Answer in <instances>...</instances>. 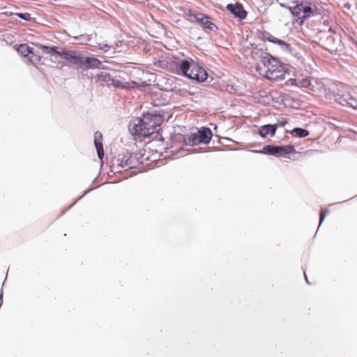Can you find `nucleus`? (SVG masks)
Returning <instances> with one entry per match:
<instances>
[{
    "label": "nucleus",
    "instance_id": "nucleus-25",
    "mask_svg": "<svg viewBox=\"0 0 357 357\" xmlns=\"http://www.w3.org/2000/svg\"><path fill=\"white\" fill-rule=\"evenodd\" d=\"M281 48L286 51V52H290L291 51V45L289 44H288L287 43H286L285 41L281 40V41L280 42V43L278 44Z\"/></svg>",
    "mask_w": 357,
    "mask_h": 357
},
{
    "label": "nucleus",
    "instance_id": "nucleus-4",
    "mask_svg": "<svg viewBox=\"0 0 357 357\" xmlns=\"http://www.w3.org/2000/svg\"><path fill=\"white\" fill-rule=\"evenodd\" d=\"M213 134L210 128L207 127H202L198 130L197 132L191 133L184 136L183 141L185 146H197L200 144H208Z\"/></svg>",
    "mask_w": 357,
    "mask_h": 357
},
{
    "label": "nucleus",
    "instance_id": "nucleus-23",
    "mask_svg": "<svg viewBox=\"0 0 357 357\" xmlns=\"http://www.w3.org/2000/svg\"><path fill=\"white\" fill-rule=\"evenodd\" d=\"M15 15L20 19L29 22L31 20V15L28 13H17Z\"/></svg>",
    "mask_w": 357,
    "mask_h": 357
},
{
    "label": "nucleus",
    "instance_id": "nucleus-26",
    "mask_svg": "<svg viewBox=\"0 0 357 357\" xmlns=\"http://www.w3.org/2000/svg\"><path fill=\"white\" fill-rule=\"evenodd\" d=\"M166 59H167L166 58L162 57L160 59L155 60L153 61V64H154V66L162 68V67L163 66V64L165 63Z\"/></svg>",
    "mask_w": 357,
    "mask_h": 357
},
{
    "label": "nucleus",
    "instance_id": "nucleus-18",
    "mask_svg": "<svg viewBox=\"0 0 357 357\" xmlns=\"http://www.w3.org/2000/svg\"><path fill=\"white\" fill-rule=\"evenodd\" d=\"M43 49L47 50V53H53L56 55L63 56L64 54L65 50L61 47H58L56 46H47V45H41Z\"/></svg>",
    "mask_w": 357,
    "mask_h": 357
},
{
    "label": "nucleus",
    "instance_id": "nucleus-11",
    "mask_svg": "<svg viewBox=\"0 0 357 357\" xmlns=\"http://www.w3.org/2000/svg\"><path fill=\"white\" fill-rule=\"evenodd\" d=\"M131 159L132 155L128 152L125 154L119 155L115 162L121 168L132 169L134 168V164L132 163Z\"/></svg>",
    "mask_w": 357,
    "mask_h": 357
},
{
    "label": "nucleus",
    "instance_id": "nucleus-22",
    "mask_svg": "<svg viewBox=\"0 0 357 357\" xmlns=\"http://www.w3.org/2000/svg\"><path fill=\"white\" fill-rule=\"evenodd\" d=\"M94 47H98L99 50L103 51L104 52H107L111 49V45L107 43H97L96 45Z\"/></svg>",
    "mask_w": 357,
    "mask_h": 357
},
{
    "label": "nucleus",
    "instance_id": "nucleus-19",
    "mask_svg": "<svg viewBox=\"0 0 357 357\" xmlns=\"http://www.w3.org/2000/svg\"><path fill=\"white\" fill-rule=\"evenodd\" d=\"M290 134L294 137L304 138L309 135V132L307 130L302 128H294L293 130L290 131Z\"/></svg>",
    "mask_w": 357,
    "mask_h": 357
},
{
    "label": "nucleus",
    "instance_id": "nucleus-13",
    "mask_svg": "<svg viewBox=\"0 0 357 357\" xmlns=\"http://www.w3.org/2000/svg\"><path fill=\"white\" fill-rule=\"evenodd\" d=\"M102 135L100 131H96L94 133L93 143L97 151L98 158L102 160L105 155L103 145H102Z\"/></svg>",
    "mask_w": 357,
    "mask_h": 357
},
{
    "label": "nucleus",
    "instance_id": "nucleus-2",
    "mask_svg": "<svg viewBox=\"0 0 357 357\" xmlns=\"http://www.w3.org/2000/svg\"><path fill=\"white\" fill-rule=\"evenodd\" d=\"M261 62L266 68L265 77L271 80L278 81L285 78L284 66L277 59L269 54L261 57Z\"/></svg>",
    "mask_w": 357,
    "mask_h": 357
},
{
    "label": "nucleus",
    "instance_id": "nucleus-24",
    "mask_svg": "<svg viewBox=\"0 0 357 357\" xmlns=\"http://www.w3.org/2000/svg\"><path fill=\"white\" fill-rule=\"evenodd\" d=\"M287 122V119L282 118V119L278 120V121L273 125L275 127V130H277L278 128L285 126Z\"/></svg>",
    "mask_w": 357,
    "mask_h": 357
},
{
    "label": "nucleus",
    "instance_id": "nucleus-28",
    "mask_svg": "<svg viewBox=\"0 0 357 357\" xmlns=\"http://www.w3.org/2000/svg\"><path fill=\"white\" fill-rule=\"evenodd\" d=\"M90 190H91L90 189H89V190H86V191L84 192V194H83L80 197H79V198H78V199H77L74 203H73V204H72L68 207V209L70 208L73 206H74V205L77 203V201H79V199H82L84 196H85V195H86V194L90 191Z\"/></svg>",
    "mask_w": 357,
    "mask_h": 357
},
{
    "label": "nucleus",
    "instance_id": "nucleus-20",
    "mask_svg": "<svg viewBox=\"0 0 357 357\" xmlns=\"http://www.w3.org/2000/svg\"><path fill=\"white\" fill-rule=\"evenodd\" d=\"M75 41L79 44H87L91 40V36L87 34H82L80 36L73 37Z\"/></svg>",
    "mask_w": 357,
    "mask_h": 357
},
{
    "label": "nucleus",
    "instance_id": "nucleus-7",
    "mask_svg": "<svg viewBox=\"0 0 357 357\" xmlns=\"http://www.w3.org/2000/svg\"><path fill=\"white\" fill-rule=\"evenodd\" d=\"M62 57L65 61L70 63L74 68H83L84 56L80 52L65 50Z\"/></svg>",
    "mask_w": 357,
    "mask_h": 357
},
{
    "label": "nucleus",
    "instance_id": "nucleus-3",
    "mask_svg": "<svg viewBox=\"0 0 357 357\" xmlns=\"http://www.w3.org/2000/svg\"><path fill=\"white\" fill-rule=\"evenodd\" d=\"M288 10L292 16L297 17L296 22L299 25H302L306 19L321 14L320 10L315 6L312 7L298 1L291 2Z\"/></svg>",
    "mask_w": 357,
    "mask_h": 357
},
{
    "label": "nucleus",
    "instance_id": "nucleus-16",
    "mask_svg": "<svg viewBox=\"0 0 357 357\" xmlns=\"http://www.w3.org/2000/svg\"><path fill=\"white\" fill-rule=\"evenodd\" d=\"M17 52L24 57L29 56V54H33V47H29L26 44H20L17 47Z\"/></svg>",
    "mask_w": 357,
    "mask_h": 357
},
{
    "label": "nucleus",
    "instance_id": "nucleus-1",
    "mask_svg": "<svg viewBox=\"0 0 357 357\" xmlns=\"http://www.w3.org/2000/svg\"><path fill=\"white\" fill-rule=\"evenodd\" d=\"M162 121L163 116L160 114H144L142 118L138 119V123L133 125L132 134L139 137H148L155 132Z\"/></svg>",
    "mask_w": 357,
    "mask_h": 357
},
{
    "label": "nucleus",
    "instance_id": "nucleus-14",
    "mask_svg": "<svg viewBox=\"0 0 357 357\" xmlns=\"http://www.w3.org/2000/svg\"><path fill=\"white\" fill-rule=\"evenodd\" d=\"M89 68H104L100 61L93 56H84L83 70Z\"/></svg>",
    "mask_w": 357,
    "mask_h": 357
},
{
    "label": "nucleus",
    "instance_id": "nucleus-12",
    "mask_svg": "<svg viewBox=\"0 0 357 357\" xmlns=\"http://www.w3.org/2000/svg\"><path fill=\"white\" fill-rule=\"evenodd\" d=\"M99 82H102L107 86H114L119 87L121 84V82L119 79H114L112 76L107 72H101L98 75Z\"/></svg>",
    "mask_w": 357,
    "mask_h": 357
},
{
    "label": "nucleus",
    "instance_id": "nucleus-5",
    "mask_svg": "<svg viewBox=\"0 0 357 357\" xmlns=\"http://www.w3.org/2000/svg\"><path fill=\"white\" fill-rule=\"evenodd\" d=\"M251 151L253 153H263L276 157L287 158V155L294 153L296 152V149L291 144L280 146L268 144L263 146L261 150H252Z\"/></svg>",
    "mask_w": 357,
    "mask_h": 357
},
{
    "label": "nucleus",
    "instance_id": "nucleus-6",
    "mask_svg": "<svg viewBox=\"0 0 357 357\" xmlns=\"http://www.w3.org/2000/svg\"><path fill=\"white\" fill-rule=\"evenodd\" d=\"M188 68L183 75L198 82H202L206 79L207 73L202 66L194 61H188Z\"/></svg>",
    "mask_w": 357,
    "mask_h": 357
},
{
    "label": "nucleus",
    "instance_id": "nucleus-34",
    "mask_svg": "<svg viewBox=\"0 0 357 357\" xmlns=\"http://www.w3.org/2000/svg\"><path fill=\"white\" fill-rule=\"evenodd\" d=\"M345 7H348V8H349V7H350V6H349V5H347V4H345Z\"/></svg>",
    "mask_w": 357,
    "mask_h": 357
},
{
    "label": "nucleus",
    "instance_id": "nucleus-15",
    "mask_svg": "<svg viewBox=\"0 0 357 357\" xmlns=\"http://www.w3.org/2000/svg\"><path fill=\"white\" fill-rule=\"evenodd\" d=\"M275 127L273 124H266L260 127L258 134L262 138L273 137L275 134Z\"/></svg>",
    "mask_w": 357,
    "mask_h": 357
},
{
    "label": "nucleus",
    "instance_id": "nucleus-33",
    "mask_svg": "<svg viewBox=\"0 0 357 357\" xmlns=\"http://www.w3.org/2000/svg\"><path fill=\"white\" fill-rule=\"evenodd\" d=\"M304 277H305V280L306 281V282L307 283L308 282V280H307V278L305 275V274L304 273Z\"/></svg>",
    "mask_w": 357,
    "mask_h": 357
},
{
    "label": "nucleus",
    "instance_id": "nucleus-21",
    "mask_svg": "<svg viewBox=\"0 0 357 357\" xmlns=\"http://www.w3.org/2000/svg\"><path fill=\"white\" fill-rule=\"evenodd\" d=\"M330 211L327 208H323L321 209L320 215H319V227L323 223L325 220L326 216L329 213Z\"/></svg>",
    "mask_w": 357,
    "mask_h": 357
},
{
    "label": "nucleus",
    "instance_id": "nucleus-9",
    "mask_svg": "<svg viewBox=\"0 0 357 357\" xmlns=\"http://www.w3.org/2000/svg\"><path fill=\"white\" fill-rule=\"evenodd\" d=\"M188 66L189 65L188 60H182L181 62H178L169 59L167 70L175 73H178L181 71L183 75L185 74Z\"/></svg>",
    "mask_w": 357,
    "mask_h": 357
},
{
    "label": "nucleus",
    "instance_id": "nucleus-30",
    "mask_svg": "<svg viewBox=\"0 0 357 357\" xmlns=\"http://www.w3.org/2000/svg\"><path fill=\"white\" fill-rule=\"evenodd\" d=\"M186 15L189 17H192L194 18V13L192 12V10H188V12L186 13Z\"/></svg>",
    "mask_w": 357,
    "mask_h": 357
},
{
    "label": "nucleus",
    "instance_id": "nucleus-10",
    "mask_svg": "<svg viewBox=\"0 0 357 357\" xmlns=\"http://www.w3.org/2000/svg\"><path fill=\"white\" fill-rule=\"evenodd\" d=\"M226 8L235 17L240 20L245 19L247 16V11L240 3H229Z\"/></svg>",
    "mask_w": 357,
    "mask_h": 357
},
{
    "label": "nucleus",
    "instance_id": "nucleus-31",
    "mask_svg": "<svg viewBox=\"0 0 357 357\" xmlns=\"http://www.w3.org/2000/svg\"><path fill=\"white\" fill-rule=\"evenodd\" d=\"M280 6H282V7L286 8L287 9H288V7H289L290 5H289V6H286L284 3H280Z\"/></svg>",
    "mask_w": 357,
    "mask_h": 357
},
{
    "label": "nucleus",
    "instance_id": "nucleus-29",
    "mask_svg": "<svg viewBox=\"0 0 357 357\" xmlns=\"http://www.w3.org/2000/svg\"><path fill=\"white\" fill-rule=\"evenodd\" d=\"M169 59H166L165 63L163 64V66L162 67V69H165V70H167V66H168V64H169Z\"/></svg>",
    "mask_w": 357,
    "mask_h": 357
},
{
    "label": "nucleus",
    "instance_id": "nucleus-17",
    "mask_svg": "<svg viewBox=\"0 0 357 357\" xmlns=\"http://www.w3.org/2000/svg\"><path fill=\"white\" fill-rule=\"evenodd\" d=\"M144 150H139L137 153H130V155H132V163L134 164V167L144 162L143 158L144 155Z\"/></svg>",
    "mask_w": 357,
    "mask_h": 357
},
{
    "label": "nucleus",
    "instance_id": "nucleus-32",
    "mask_svg": "<svg viewBox=\"0 0 357 357\" xmlns=\"http://www.w3.org/2000/svg\"><path fill=\"white\" fill-rule=\"evenodd\" d=\"M223 139H225L227 141H231V139L228 137H224Z\"/></svg>",
    "mask_w": 357,
    "mask_h": 357
},
{
    "label": "nucleus",
    "instance_id": "nucleus-27",
    "mask_svg": "<svg viewBox=\"0 0 357 357\" xmlns=\"http://www.w3.org/2000/svg\"><path fill=\"white\" fill-rule=\"evenodd\" d=\"M268 40L273 43H275V44H279L280 42L281 41L280 39L279 38H275L273 36H271L269 38H268Z\"/></svg>",
    "mask_w": 357,
    "mask_h": 357
},
{
    "label": "nucleus",
    "instance_id": "nucleus-8",
    "mask_svg": "<svg viewBox=\"0 0 357 357\" xmlns=\"http://www.w3.org/2000/svg\"><path fill=\"white\" fill-rule=\"evenodd\" d=\"M194 19L202 26V29L206 33L216 31L218 26L211 21V18L202 13H197L194 15Z\"/></svg>",
    "mask_w": 357,
    "mask_h": 357
}]
</instances>
